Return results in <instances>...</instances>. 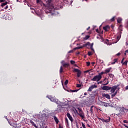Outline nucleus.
I'll return each instance as SVG.
<instances>
[{
  "mask_svg": "<svg viewBox=\"0 0 128 128\" xmlns=\"http://www.w3.org/2000/svg\"><path fill=\"white\" fill-rule=\"evenodd\" d=\"M47 98H48V100H50L51 102H56V104H60L58 99L56 98L54 96H48Z\"/></svg>",
  "mask_w": 128,
  "mask_h": 128,
  "instance_id": "f257e3e1",
  "label": "nucleus"
},
{
  "mask_svg": "<svg viewBox=\"0 0 128 128\" xmlns=\"http://www.w3.org/2000/svg\"><path fill=\"white\" fill-rule=\"evenodd\" d=\"M102 78L99 75L95 76L92 78L91 79L92 82H100Z\"/></svg>",
  "mask_w": 128,
  "mask_h": 128,
  "instance_id": "f03ea898",
  "label": "nucleus"
},
{
  "mask_svg": "<svg viewBox=\"0 0 128 128\" xmlns=\"http://www.w3.org/2000/svg\"><path fill=\"white\" fill-rule=\"evenodd\" d=\"M74 72H77L78 78H80V76L82 75V71H80V70L78 68H74Z\"/></svg>",
  "mask_w": 128,
  "mask_h": 128,
  "instance_id": "7ed1b4c3",
  "label": "nucleus"
},
{
  "mask_svg": "<svg viewBox=\"0 0 128 128\" xmlns=\"http://www.w3.org/2000/svg\"><path fill=\"white\" fill-rule=\"evenodd\" d=\"M64 60H62L61 64L64 68H68L70 66V63H64Z\"/></svg>",
  "mask_w": 128,
  "mask_h": 128,
  "instance_id": "20e7f679",
  "label": "nucleus"
},
{
  "mask_svg": "<svg viewBox=\"0 0 128 128\" xmlns=\"http://www.w3.org/2000/svg\"><path fill=\"white\" fill-rule=\"evenodd\" d=\"M118 88V85L117 86H114L112 87H111V90H110V92L112 94H114V92H116V88Z\"/></svg>",
  "mask_w": 128,
  "mask_h": 128,
  "instance_id": "39448f33",
  "label": "nucleus"
},
{
  "mask_svg": "<svg viewBox=\"0 0 128 128\" xmlns=\"http://www.w3.org/2000/svg\"><path fill=\"white\" fill-rule=\"evenodd\" d=\"M102 90H110L112 89V87L111 86H103L102 88Z\"/></svg>",
  "mask_w": 128,
  "mask_h": 128,
  "instance_id": "423d86ee",
  "label": "nucleus"
},
{
  "mask_svg": "<svg viewBox=\"0 0 128 128\" xmlns=\"http://www.w3.org/2000/svg\"><path fill=\"white\" fill-rule=\"evenodd\" d=\"M98 88V86L94 84V85H92L89 88L88 90V92H92V90H94V88Z\"/></svg>",
  "mask_w": 128,
  "mask_h": 128,
  "instance_id": "0eeeda50",
  "label": "nucleus"
},
{
  "mask_svg": "<svg viewBox=\"0 0 128 128\" xmlns=\"http://www.w3.org/2000/svg\"><path fill=\"white\" fill-rule=\"evenodd\" d=\"M102 96L103 98H106L108 100H110V96L108 94H102Z\"/></svg>",
  "mask_w": 128,
  "mask_h": 128,
  "instance_id": "6e6552de",
  "label": "nucleus"
},
{
  "mask_svg": "<svg viewBox=\"0 0 128 128\" xmlns=\"http://www.w3.org/2000/svg\"><path fill=\"white\" fill-rule=\"evenodd\" d=\"M110 28V27L108 25H107L103 27V29L104 30H105V32H108Z\"/></svg>",
  "mask_w": 128,
  "mask_h": 128,
  "instance_id": "1a4fd4ad",
  "label": "nucleus"
},
{
  "mask_svg": "<svg viewBox=\"0 0 128 128\" xmlns=\"http://www.w3.org/2000/svg\"><path fill=\"white\" fill-rule=\"evenodd\" d=\"M66 116L69 118L71 122H74V119L72 118V116H70V113H67Z\"/></svg>",
  "mask_w": 128,
  "mask_h": 128,
  "instance_id": "9d476101",
  "label": "nucleus"
},
{
  "mask_svg": "<svg viewBox=\"0 0 128 128\" xmlns=\"http://www.w3.org/2000/svg\"><path fill=\"white\" fill-rule=\"evenodd\" d=\"M121 37H122V32L120 31L118 33V36L116 37V38H117L118 42L120 40Z\"/></svg>",
  "mask_w": 128,
  "mask_h": 128,
  "instance_id": "9b49d317",
  "label": "nucleus"
},
{
  "mask_svg": "<svg viewBox=\"0 0 128 128\" xmlns=\"http://www.w3.org/2000/svg\"><path fill=\"white\" fill-rule=\"evenodd\" d=\"M110 70H112V68H106L104 70V74H108L109 72H110Z\"/></svg>",
  "mask_w": 128,
  "mask_h": 128,
  "instance_id": "f8f14e48",
  "label": "nucleus"
},
{
  "mask_svg": "<svg viewBox=\"0 0 128 128\" xmlns=\"http://www.w3.org/2000/svg\"><path fill=\"white\" fill-rule=\"evenodd\" d=\"M78 110H79V112H80L79 116H80V118H84V115H82V110H80V108H78Z\"/></svg>",
  "mask_w": 128,
  "mask_h": 128,
  "instance_id": "ddd939ff",
  "label": "nucleus"
},
{
  "mask_svg": "<svg viewBox=\"0 0 128 128\" xmlns=\"http://www.w3.org/2000/svg\"><path fill=\"white\" fill-rule=\"evenodd\" d=\"M30 123L32 124V126H34V128H38L36 124H34V121H32V120H30Z\"/></svg>",
  "mask_w": 128,
  "mask_h": 128,
  "instance_id": "4468645a",
  "label": "nucleus"
},
{
  "mask_svg": "<svg viewBox=\"0 0 128 128\" xmlns=\"http://www.w3.org/2000/svg\"><path fill=\"white\" fill-rule=\"evenodd\" d=\"M88 46H90V42H87L86 44H84L82 46H81V47L83 48H86Z\"/></svg>",
  "mask_w": 128,
  "mask_h": 128,
  "instance_id": "2eb2a0df",
  "label": "nucleus"
},
{
  "mask_svg": "<svg viewBox=\"0 0 128 128\" xmlns=\"http://www.w3.org/2000/svg\"><path fill=\"white\" fill-rule=\"evenodd\" d=\"M54 120L56 122V124H58V122H59L58 119L56 116H54Z\"/></svg>",
  "mask_w": 128,
  "mask_h": 128,
  "instance_id": "dca6fc26",
  "label": "nucleus"
},
{
  "mask_svg": "<svg viewBox=\"0 0 128 128\" xmlns=\"http://www.w3.org/2000/svg\"><path fill=\"white\" fill-rule=\"evenodd\" d=\"M110 117H108V118L107 120H104V122L108 124V122H110Z\"/></svg>",
  "mask_w": 128,
  "mask_h": 128,
  "instance_id": "f3484780",
  "label": "nucleus"
},
{
  "mask_svg": "<svg viewBox=\"0 0 128 128\" xmlns=\"http://www.w3.org/2000/svg\"><path fill=\"white\" fill-rule=\"evenodd\" d=\"M94 106H91L90 108V114H92L94 113V109H92V108H94Z\"/></svg>",
  "mask_w": 128,
  "mask_h": 128,
  "instance_id": "a211bd4d",
  "label": "nucleus"
},
{
  "mask_svg": "<svg viewBox=\"0 0 128 128\" xmlns=\"http://www.w3.org/2000/svg\"><path fill=\"white\" fill-rule=\"evenodd\" d=\"M122 20V19L120 18H118L117 20V22L118 24H121Z\"/></svg>",
  "mask_w": 128,
  "mask_h": 128,
  "instance_id": "6ab92c4d",
  "label": "nucleus"
},
{
  "mask_svg": "<svg viewBox=\"0 0 128 128\" xmlns=\"http://www.w3.org/2000/svg\"><path fill=\"white\" fill-rule=\"evenodd\" d=\"M103 106H106V108H108V106H110V104L104 102V104Z\"/></svg>",
  "mask_w": 128,
  "mask_h": 128,
  "instance_id": "aec40b11",
  "label": "nucleus"
},
{
  "mask_svg": "<svg viewBox=\"0 0 128 128\" xmlns=\"http://www.w3.org/2000/svg\"><path fill=\"white\" fill-rule=\"evenodd\" d=\"M6 4H8V2H5L4 3L2 4L1 6L4 8V6H6Z\"/></svg>",
  "mask_w": 128,
  "mask_h": 128,
  "instance_id": "412c9836",
  "label": "nucleus"
},
{
  "mask_svg": "<svg viewBox=\"0 0 128 128\" xmlns=\"http://www.w3.org/2000/svg\"><path fill=\"white\" fill-rule=\"evenodd\" d=\"M90 50H92V52H94V50L93 46H94V43H92V44H90Z\"/></svg>",
  "mask_w": 128,
  "mask_h": 128,
  "instance_id": "4be33fe9",
  "label": "nucleus"
},
{
  "mask_svg": "<svg viewBox=\"0 0 128 128\" xmlns=\"http://www.w3.org/2000/svg\"><path fill=\"white\" fill-rule=\"evenodd\" d=\"M118 58H115V59H114V62H112V63H111V64H116V62H118Z\"/></svg>",
  "mask_w": 128,
  "mask_h": 128,
  "instance_id": "5701e85b",
  "label": "nucleus"
},
{
  "mask_svg": "<svg viewBox=\"0 0 128 128\" xmlns=\"http://www.w3.org/2000/svg\"><path fill=\"white\" fill-rule=\"evenodd\" d=\"M128 60H126L124 62H123V63H122V66H128Z\"/></svg>",
  "mask_w": 128,
  "mask_h": 128,
  "instance_id": "b1692460",
  "label": "nucleus"
},
{
  "mask_svg": "<svg viewBox=\"0 0 128 128\" xmlns=\"http://www.w3.org/2000/svg\"><path fill=\"white\" fill-rule=\"evenodd\" d=\"M63 72H64V68H62V66H61L60 67V74H62Z\"/></svg>",
  "mask_w": 128,
  "mask_h": 128,
  "instance_id": "393cba45",
  "label": "nucleus"
},
{
  "mask_svg": "<svg viewBox=\"0 0 128 128\" xmlns=\"http://www.w3.org/2000/svg\"><path fill=\"white\" fill-rule=\"evenodd\" d=\"M80 48H82V46L74 48V50H80Z\"/></svg>",
  "mask_w": 128,
  "mask_h": 128,
  "instance_id": "a878e982",
  "label": "nucleus"
},
{
  "mask_svg": "<svg viewBox=\"0 0 128 128\" xmlns=\"http://www.w3.org/2000/svg\"><path fill=\"white\" fill-rule=\"evenodd\" d=\"M104 74V72H101L98 74V76H99L102 78V74Z\"/></svg>",
  "mask_w": 128,
  "mask_h": 128,
  "instance_id": "bb28decb",
  "label": "nucleus"
},
{
  "mask_svg": "<svg viewBox=\"0 0 128 128\" xmlns=\"http://www.w3.org/2000/svg\"><path fill=\"white\" fill-rule=\"evenodd\" d=\"M108 76L110 78H114V75L112 74H109Z\"/></svg>",
  "mask_w": 128,
  "mask_h": 128,
  "instance_id": "cd10ccee",
  "label": "nucleus"
},
{
  "mask_svg": "<svg viewBox=\"0 0 128 128\" xmlns=\"http://www.w3.org/2000/svg\"><path fill=\"white\" fill-rule=\"evenodd\" d=\"M116 94H118V92H116L112 94V98H114V96H116Z\"/></svg>",
  "mask_w": 128,
  "mask_h": 128,
  "instance_id": "c85d7f7f",
  "label": "nucleus"
},
{
  "mask_svg": "<svg viewBox=\"0 0 128 128\" xmlns=\"http://www.w3.org/2000/svg\"><path fill=\"white\" fill-rule=\"evenodd\" d=\"M88 38H90V36L88 35L86 36L85 38H84V40H88Z\"/></svg>",
  "mask_w": 128,
  "mask_h": 128,
  "instance_id": "c756f323",
  "label": "nucleus"
},
{
  "mask_svg": "<svg viewBox=\"0 0 128 128\" xmlns=\"http://www.w3.org/2000/svg\"><path fill=\"white\" fill-rule=\"evenodd\" d=\"M65 122L66 124H67L68 126V120L66 118H65Z\"/></svg>",
  "mask_w": 128,
  "mask_h": 128,
  "instance_id": "7c9ffc66",
  "label": "nucleus"
},
{
  "mask_svg": "<svg viewBox=\"0 0 128 128\" xmlns=\"http://www.w3.org/2000/svg\"><path fill=\"white\" fill-rule=\"evenodd\" d=\"M5 118H6V120H8V124H10V126H12V123H10V122L8 121V116H6L5 117Z\"/></svg>",
  "mask_w": 128,
  "mask_h": 128,
  "instance_id": "2f4dec72",
  "label": "nucleus"
},
{
  "mask_svg": "<svg viewBox=\"0 0 128 128\" xmlns=\"http://www.w3.org/2000/svg\"><path fill=\"white\" fill-rule=\"evenodd\" d=\"M78 90H70V92H78Z\"/></svg>",
  "mask_w": 128,
  "mask_h": 128,
  "instance_id": "473e14b6",
  "label": "nucleus"
},
{
  "mask_svg": "<svg viewBox=\"0 0 128 128\" xmlns=\"http://www.w3.org/2000/svg\"><path fill=\"white\" fill-rule=\"evenodd\" d=\"M70 62L71 64H76V62H75V61H74V60H71L70 61Z\"/></svg>",
  "mask_w": 128,
  "mask_h": 128,
  "instance_id": "72a5a7b5",
  "label": "nucleus"
},
{
  "mask_svg": "<svg viewBox=\"0 0 128 128\" xmlns=\"http://www.w3.org/2000/svg\"><path fill=\"white\" fill-rule=\"evenodd\" d=\"M104 102H102V101H100V106H104Z\"/></svg>",
  "mask_w": 128,
  "mask_h": 128,
  "instance_id": "f704fd0d",
  "label": "nucleus"
},
{
  "mask_svg": "<svg viewBox=\"0 0 128 128\" xmlns=\"http://www.w3.org/2000/svg\"><path fill=\"white\" fill-rule=\"evenodd\" d=\"M68 84V80H66V81L64 82L65 86H66V84Z\"/></svg>",
  "mask_w": 128,
  "mask_h": 128,
  "instance_id": "c9c22d12",
  "label": "nucleus"
},
{
  "mask_svg": "<svg viewBox=\"0 0 128 128\" xmlns=\"http://www.w3.org/2000/svg\"><path fill=\"white\" fill-rule=\"evenodd\" d=\"M86 64L87 66H90V62H86Z\"/></svg>",
  "mask_w": 128,
  "mask_h": 128,
  "instance_id": "e433bc0d",
  "label": "nucleus"
},
{
  "mask_svg": "<svg viewBox=\"0 0 128 128\" xmlns=\"http://www.w3.org/2000/svg\"><path fill=\"white\" fill-rule=\"evenodd\" d=\"M88 56H92V53L91 52H88Z\"/></svg>",
  "mask_w": 128,
  "mask_h": 128,
  "instance_id": "4c0bfd02",
  "label": "nucleus"
},
{
  "mask_svg": "<svg viewBox=\"0 0 128 128\" xmlns=\"http://www.w3.org/2000/svg\"><path fill=\"white\" fill-rule=\"evenodd\" d=\"M116 18L115 16H114L112 18L110 19V20H111L112 22H114V20H115L114 18Z\"/></svg>",
  "mask_w": 128,
  "mask_h": 128,
  "instance_id": "58836bf2",
  "label": "nucleus"
},
{
  "mask_svg": "<svg viewBox=\"0 0 128 128\" xmlns=\"http://www.w3.org/2000/svg\"><path fill=\"white\" fill-rule=\"evenodd\" d=\"M82 86V84H76V87L77 88H80Z\"/></svg>",
  "mask_w": 128,
  "mask_h": 128,
  "instance_id": "ea45409f",
  "label": "nucleus"
},
{
  "mask_svg": "<svg viewBox=\"0 0 128 128\" xmlns=\"http://www.w3.org/2000/svg\"><path fill=\"white\" fill-rule=\"evenodd\" d=\"M82 128H86V125H84V124L83 122L82 123Z\"/></svg>",
  "mask_w": 128,
  "mask_h": 128,
  "instance_id": "a19ab883",
  "label": "nucleus"
},
{
  "mask_svg": "<svg viewBox=\"0 0 128 128\" xmlns=\"http://www.w3.org/2000/svg\"><path fill=\"white\" fill-rule=\"evenodd\" d=\"M123 122H124V124H128V121L126 120H123Z\"/></svg>",
  "mask_w": 128,
  "mask_h": 128,
  "instance_id": "79ce46f5",
  "label": "nucleus"
},
{
  "mask_svg": "<svg viewBox=\"0 0 128 128\" xmlns=\"http://www.w3.org/2000/svg\"><path fill=\"white\" fill-rule=\"evenodd\" d=\"M68 52V54H72V53L74 52V50H70Z\"/></svg>",
  "mask_w": 128,
  "mask_h": 128,
  "instance_id": "37998d69",
  "label": "nucleus"
},
{
  "mask_svg": "<svg viewBox=\"0 0 128 128\" xmlns=\"http://www.w3.org/2000/svg\"><path fill=\"white\" fill-rule=\"evenodd\" d=\"M124 58H124L122 59V60H121V62H120L121 64H123L124 60Z\"/></svg>",
  "mask_w": 128,
  "mask_h": 128,
  "instance_id": "c03bdc74",
  "label": "nucleus"
},
{
  "mask_svg": "<svg viewBox=\"0 0 128 128\" xmlns=\"http://www.w3.org/2000/svg\"><path fill=\"white\" fill-rule=\"evenodd\" d=\"M123 126H125V128H128V126H126V124H123Z\"/></svg>",
  "mask_w": 128,
  "mask_h": 128,
  "instance_id": "a18cd8bd",
  "label": "nucleus"
},
{
  "mask_svg": "<svg viewBox=\"0 0 128 128\" xmlns=\"http://www.w3.org/2000/svg\"><path fill=\"white\" fill-rule=\"evenodd\" d=\"M116 56H120V53L118 52L117 54H116Z\"/></svg>",
  "mask_w": 128,
  "mask_h": 128,
  "instance_id": "49530a36",
  "label": "nucleus"
},
{
  "mask_svg": "<svg viewBox=\"0 0 128 128\" xmlns=\"http://www.w3.org/2000/svg\"><path fill=\"white\" fill-rule=\"evenodd\" d=\"M8 6H6L5 8H4V10H8Z\"/></svg>",
  "mask_w": 128,
  "mask_h": 128,
  "instance_id": "de8ad7c7",
  "label": "nucleus"
},
{
  "mask_svg": "<svg viewBox=\"0 0 128 128\" xmlns=\"http://www.w3.org/2000/svg\"><path fill=\"white\" fill-rule=\"evenodd\" d=\"M6 2V0H0V2Z\"/></svg>",
  "mask_w": 128,
  "mask_h": 128,
  "instance_id": "09e8293b",
  "label": "nucleus"
},
{
  "mask_svg": "<svg viewBox=\"0 0 128 128\" xmlns=\"http://www.w3.org/2000/svg\"><path fill=\"white\" fill-rule=\"evenodd\" d=\"M114 25H112V24L111 26H110V28H112V30H114Z\"/></svg>",
  "mask_w": 128,
  "mask_h": 128,
  "instance_id": "8fccbe9b",
  "label": "nucleus"
},
{
  "mask_svg": "<svg viewBox=\"0 0 128 128\" xmlns=\"http://www.w3.org/2000/svg\"><path fill=\"white\" fill-rule=\"evenodd\" d=\"M96 30L98 32V34H100V31H98V29H96Z\"/></svg>",
  "mask_w": 128,
  "mask_h": 128,
  "instance_id": "3c124183",
  "label": "nucleus"
},
{
  "mask_svg": "<svg viewBox=\"0 0 128 128\" xmlns=\"http://www.w3.org/2000/svg\"><path fill=\"white\" fill-rule=\"evenodd\" d=\"M76 127L77 128H80L78 127V122H76Z\"/></svg>",
  "mask_w": 128,
  "mask_h": 128,
  "instance_id": "603ef678",
  "label": "nucleus"
},
{
  "mask_svg": "<svg viewBox=\"0 0 128 128\" xmlns=\"http://www.w3.org/2000/svg\"><path fill=\"white\" fill-rule=\"evenodd\" d=\"M107 84H108V82H106V84H104V86H107Z\"/></svg>",
  "mask_w": 128,
  "mask_h": 128,
  "instance_id": "864d4df0",
  "label": "nucleus"
},
{
  "mask_svg": "<svg viewBox=\"0 0 128 128\" xmlns=\"http://www.w3.org/2000/svg\"><path fill=\"white\" fill-rule=\"evenodd\" d=\"M125 90H128V85L126 87Z\"/></svg>",
  "mask_w": 128,
  "mask_h": 128,
  "instance_id": "5fc2aeb1",
  "label": "nucleus"
},
{
  "mask_svg": "<svg viewBox=\"0 0 128 128\" xmlns=\"http://www.w3.org/2000/svg\"><path fill=\"white\" fill-rule=\"evenodd\" d=\"M100 120L103 122H104V118L100 119Z\"/></svg>",
  "mask_w": 128,
  "mask_h": 128,
  "instance_id": "6e6d98bb",
  "label": "nucleus"
},
{
  "mask_svg": "<svg viewBox=\"0 0 128 128\" xmlns=\"http://www.w3.org/2000/svg\"><path fill=\"white\" fill-rule=\"evenodd\" d=\"M90 26H88L87 28H86V30H90Z\"/></svg>",
  "mask_w": 128,
  "mask_h": 128,
  "instance_id": "4d7b16f0",
  "label": "nucleus"
},
{
  "mask_svg": "<svg viewBox=\"0 0 128 128\" xmlns=\"http://www.w3.org/2000/svg\"><path fill=\"white\" fill-rule=\"evenodd\" d=\"M100 34H104V31H102L101 32H100Z\"/></svg>",
  "mask_w": 128,
  "mask_h": 128,
  "instance_id": "13d9d810",
  "label": "nucleus"
},
{
  "mask_svg": "<svg viewBox=\"0 0 128 128\" xmlns=\"http://www.w3.org/2000/svg\"><path fill=\"white\" fill-rule=\"evenodd\" d=\"M102 82H98V84H102Z\"/></svg>",
  "mask_w": 128,
  "mask_h": 128,
  "instance_id": "bf43d9fd",
  "label": "nucleus"
},
{
  "mask_svg": "<svg viewBox=\"0 0 128 128\" xmlns=\"http://www.w3.org/2000/svg\"><path fill=\"white\" fill-rule=\"evenodd\" d=\"M58 128H64V127L60 125H59Z\"/></svg>",
  "mask_w": 128,
  "mask_h": 128,
  "instance_id": "052dcab7",
  "label": "nucleus"
},
{
  "mask_svg": "<svg viewBox=\"0 0 128 128\" xmlns=\"http://www.w3.org/2000/svg\"><path fill=\"white\" fill-rule=\"evenodd\" d=\"M92 66H94V65L96 64V62H92Z\"/></svg>",
  "mask_w": 128,
  "mask_h": 128,
  "instance_id": "680f3d73",
  "label": "nucleus"
},
{
  "mask_svg": "<svg viewBox=\"0 0 128 128\" xmlns=\"http://www.w3.org/2000/svg\"><path fill=\"white\" fill-rule=\"evenodd\" d=\"M126 52V54H128V50H126V52Z\"/></svg>",
  "mask_w": 128,
  "mask_h": 128,
  "instance_id": "e2e57ef3",
  "label": "nucleus"
},
{
  "mask_svg": "<svg viewBox=\"0 0 128 128\" xmlns=\"http://www.w3.org/2000/svg\"><path fill=\"white\" fill-rule=\"evenodd\" d=\"M88 126V128H90V126L89 124H87Z\"/></svg>",
  "mask_w": 128,
  "mask_h": 128,
  "instance_id": "0e129e2a",
  "label": "nucleus"
},
{
  "mask_svg": "<svg viewBox=\"0 0 128 128\" xmlns=\"http://www.w3.org/2000/svg\"><path fill=\"white\" fill-rule=\"evenodd\" d=\"M87 94H86V92L84 93V96H86Z\"/></svg>",
  "mask_w": 128,
  "mask_h": 128,
  "instance_id": "69168bd1",
  "label": "nucleus"
},
{
  "mask_svg": "<svg viewBox=\"0 0 128 128\" xmlns=\"http://www.w3.org/2000/svg\"><path fill=\"white\" fill-rule=\"evenodd\" d=\"M90 72V70H86L85 72Z\"/></svg>",
  "mask_w": 128,
  "mask_h": 128,
  "instance_id": "338daca9",
  "label": "nucleus"
},
{
  "mask_svg": "<svg viewBox=\"0 0 128 128\" xmlns=\"http://www.w3.org/2000/svg\"><path fill=\"white\" fill-rule=\"evenodd\" d=\"M96 38H97L98 40L100 39V37H98V36H97Z\"/></svg>",
  "mask_w": 128,
  "mask_h": 128,
  "instance_id": "774afa93",
  "label": "nucleus"
}]
</instances>
